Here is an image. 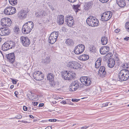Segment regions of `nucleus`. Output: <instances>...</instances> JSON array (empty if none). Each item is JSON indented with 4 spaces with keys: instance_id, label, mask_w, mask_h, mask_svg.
Segmentation results:
<instances>
[{
    "instance_id": "obj_1",
    "label": "nucleus",
    "mask_w": 129,
    "mask_h": 129,
    "mask_svg": "<svg viewBox=\"0 0 129 129\" xmlns=\"http://www.w3.org/2000/svg\"><path fill=\"white\" fill-rule=\"evenodd\" d=\"M117 77V79L119 81H126L129 78V72L125 69L121 70L118 74Z\"/></svg>"
},
{
    "instance_id": "obj_2",
    "label": "nucleus",
    "mask_w": 129,
    "mask_h": 129,
    "mask_svg": "<svg viewBox=\"0 0 129 129\" xmlns=\"http://www.w3.org/2000/svg\"><path fill=\"white\" fill-rule=\"evenodd\" d=\"M84 87L83 84H81L80 81L78 80L73 81L69 86V89L71 91H74L78 89H81Z\"/></svg>"
},
{
    "instance_id": "obj_3",
    "label": "nucleus",
    "mask_w": 129,
    "mask_h": 129,
    "mask_svg": "<svg viewBox=\"0 0 129 129\" xmlns=\"http://www.w3.org/2000/svg\"><path fill=\"white\" fill-rule=\"evenodd\" d=\"M86 22L89 26L92 27L97 26L99 24V20L92 16L88 17L86 20Z\"/></svg>"
},
{
    "instance_id": "obj_4",
    "label": "nucleus",
    "mask_w": 129,
    "mask_h": 129,
    "mask_svg": "<svg viewBox=\"0 0 129 129\" xmlns=\"http://www.w3.org/2000/svg\"><path fill=\"white\" fill-rule=\"evenodd\" d=\"M15 43L11 41L6 42L2 46V50L4 51H7L15 46Z\"/></svg>"
},
{
    "instance_id": "obj_5",
    "label": "nucleus",
    "mask_w": 129,
    "mask_h": 129,
    "mask_svg": "<svg viewBox=\"0 0 129 129\" xmlns=\"http://www.w3.org/2000/svg\"><path fill=\"white\" fill-rule=\"evenodd\" d=\"M62 77L64 79L67 80H70L73 79L76 76L75 73L71 71H66L62 72L61 74Z\"/></svg>"
},
{
    "instance_id": "obj_6",
    "label": "nucleus",
    "mask_w": 129,
    "mask_h": 129,
    "mask_svg": "<svg viewBox=\"0 0 129 129\" xmlns=\"http://www.w3.org/2000/svg\"><path fill=\"white\" fill-rule=\"evenodd\" d=\"M58 31H54L51 34L49 37L48 40L49 42L50 43L52 44L56 41L58 36Z\"/></svg>"
},
{
    "instance_id": "obj_7",
    "label": "nucleus",
    "mask_w": 129,
    "mask_h": 129,
    "mask_svg": "<svg viewBox=\"0 0 129 129\" xmlns=\"http://www.w3.org/2000/svg\"><path fill=\"white\" fill-rule=\"evenodd\" d=\"M80 80L82 84L86 86H89L91 83V79L87 76H83L80 78Z\"/></svg>"
},
{
    "instance_id": "obj_8",
    "label": "nucleus",
    "mask_w": 129,
    "mask_h": 129,
    "mask_svg": "<svg viewBox=\"0 0 129 129\" xmlns=\"http://www.w3.org/2000/svg\"><path fill=\"white\" fill-rule=\"evenodd\" d=\"M85 48L84 45L82 44L79 45L75 47L74 50V52L77 54H80L83 52Z\"/></svg>"
},
{
    "instance_id": "obj_9",
    "label": "nucleus",
    "mask_w": 129,
    "mask_h": 129,
    "mask_svg": "<svg viewBox=\"0 0 129 129\" xmlns=\"http://www.w3.org/2000/svg\"><path fill=\"white\" fill-rule=\"evenodd\" d=\"M1 24L3 27H10L12 24V21L10 19L8 18H3L1 20Z\"/></svg>"
},
{
    "instance_id": "obj_10",
    "label": "nucleus",
    "mask_w": 129,
    "mask_h": 129,
    "mask_svg": "<svg viewBox=\"0 0 129 129\" xmlns=\"http://www.w3.org/2000/svg\"><path fill=\"white\" fill-rule=\"evenodd\" d=\"M112 13L110 11H108L103 13L101 16V19L104 21L109 20L112 17Z\"/></svg>"
},
{
    "instance_id": "obj_11",
    "label": "nucleus",
    "mask_w": 129,
    "mask_h": 129,
    "mask_svg": "<svg viewBox=\"0 0 129 129\" xmlns=\"http://www.w3.org/2000/svg\"><path fill=\"white\" fill-rule=\"evenodd\" d=\"M67 66L71 68L77 69L80 68V65L77 62L73 61L68 62Z\"/></svg>"
},
{
    "instance_id": "obj_12",
    "label": "nucleus",
    "mask_w": 129,
    "mask_h": 129,
    "mask_svg": "<svg viewBox=\"0 0 129 129\" xmlns=\"http://www.w3.org/2000/svg\"><path fill=\"white\" fill-rule=\"evenodd\" d=\"M20 40L22 45L24 46H28L30 44V39L27 37H21Z\"/></svg>"
},
{
    "instance_id": "obj_13",
    "label": "nucleus",
    "mask_w": 129,
    "mask_h": 129,
    "mask_svg": "<svg viewBox=\"0 0 129 129\" xmlns=\"http://www.w3.org/2000/svg\"><path fill=\"white\" fill-rule=\"evenodd\" d=\"M10 31L9 28L4 27L0 28V35L2 36L8 35Z\"/></svg>"
},
{
    "instance_id": "obj_14",
    "label": "nucleus",
    "mask_w": 129,
    "mask_h": 129,
    "mask_svg": "<svg viewBox=\"0 0 129 129\" xmlns=\"http://www.w3.org/2000/svg\"><path fill=\"white\" fill-rule=\"evenodd\" d=\"M98 74L101 78H104L106 76V72L104 66H102L100 67L98 72Z\"/></svg>"
},
{
    "instance_id": "obj_15",
    "label": "nucleus",
    "mask_w": 129,
    "mask_h": 129,
    "mask_svg": "<svg viewBox=\"0 0 129 129\" xmlns=\"http://www.w3.org/2000/svg\"><path fill=\"white\" fill-rule=\"evenodd\" d=\"M93 4V3L92 1L85 2L83 7V11H87L89 10V9L92 8Z\"/></svg>"
},
{
    "instance_id": "obj_16",
    "label": "nucleus",
    "mask_w": 129,
    "mask_h": 129,
    "mask_svg": "<svg viewBox=\"0 0 129 129\" xmlns=\"http://www.w3.org/2000/svg\"><path fill=\"white\" fill-rule=\"evenodd\" d=\"M27 15L26 11L23 10H21L18 13V17L21 19L25 18Z\"/></svg>"
},
{
    "instance_id": "obj_17",
    "label": "nucleus",
    "mask_w": 129,
    "mask_h": 129,
    "mask_svg": "<svg viewBox=\"0 0 129 129\" xmlns=\"http://www.w3.org/2000/svg\"><path fill=\"white\" fill-rule=\"evenodd\" d=\"M7 57L9 62L11 63L14 62L15 60V55L13 53L8 54L6 55Z\"/></svg>"
},
{
    "instance_id": "obj_18",
    "label": "nucleus",
    "mask_w": 129,
    "mask_h": 129,
    "mask_svg": "<svg viewBox=\"0 0 129 129\" xmlns=\"http://www.w3.org/2000/svg\"><path fill=\"white\" fill-rule=\"evenodd\" d=\"M47 79L49 81L51 82V84L53 87H54L55 85V84L54 82L53 81L54 76L53 74L50 73L47 75Z\"/></svg>"
},
{
    "instance_id": "obj_19",
    "label": "nucleus",
    "mask_w": 129,
    "mask_h": 129,
    "mask_svg": "<svg viewBox=\"0 0 129 129\" xmlns=\"http://www.w3.org/2000/svg\"><path fill=\"white\" fill-rule=\"evenodd\" d=\"M31 30L27 26L24 24L22 28V31L24 34H28L31 31Z\"/></svg>"
},
{
    "instance_id": "obj_20",
    "label": "nucleus",
    "mask_w": 129,
    "mask_h": 129,
    "mask_svg": "<svg viewBox=\"0 0 129 129\" xmlns=\"http://www.w3.org/2000/svg\"><path fill=\"white\" fill-rule=\"evenodd\" d=\"M64 17L62 15H59L57 17V22L59 25H62L64 23Z\"/></svg>"
},
{
    "instance_id": "obj_21",
    "label": "nucleus",
    "mask_w": 129,
    "mask_h": 129,
    "mask_svg": "<svg viewBox=\"0 0 129 129\" xmlns=\"http://www.w3.org/2000/svg\"><path fill=\"white\" fill-rule=\"evenodd\" d=\"M116 3L121 7H124L126 5L125 0H116Z\"/></svg>"
},
{
    "instance_id": "obj_22",
    "label": "nucleus",
    "mask_w": 129,
    "mask_h": 129,
    "mask_svg": "<svg viewBox=\"0 0 129 129\" xmlns=\"http://www.w3.org/2000/svg\"><path fill=\"white\" fill-rule=\"evenodd\" d=\"M44 13V11L43 10H40L38 12H36L35 15L37 17L41 18L43 17Z\"/></svg>"
},
{
    "instance_id": "obj_23",
    "label": "nucleus",
    "mask_w": 129,
    "mask_h": 129,
    "mask_svg": "<svg viewBox=\"0 0 129 129\" xmlns=\"http://www.w3.org/2000/svg\"><path fill=\"white\" fill-rule=\"evenodd\" d=\"M109 63L108 64V66L110 68L113 67L115 64V60L113 58H111L110 59H109Z\"/></svg>"
},
{
    "instance_id": "obj_24",
    "label": "nucleus",
    "mask_w": 129,
    "mask_h": 129,
    "mask_svg": "<svg viewBox=\"0 0 129 129\" xmlns=\"http://www.w3.org/2000/svg\"><path fill=\"white\" fill-rule=\"evenodd\" d=\"M41 74V72L39 71H37L34 72L33 76L34 79L38 81V78L39 77V76Z\"/></svg>"
},
{
    "instance_id": "obj_25",
    "label": "nucleus",
    "mask_w": 129,
    "mask_h": 129,
    "mask_svg": "<svg viewBox=\"0 0 129 129\" xmlns=\"http://www.w3.org/2000/svg\"><path fill=\"white\" fill-rule=\"evenodd\" d=\"M102 61V58L101 57L99 58L98 60L95 62V67L96 68H99L100 67Z\"/></svg>"
},
{
    "instance_id": "obj_26",
    "label": "nucleus",
    "mask_w": 129,
    "mask_h": 129,
    "mask_svg": "<svg viewBox=\"0 0 129 129\" xmlns=\"http://www.w3.org/2000/svg\"><path fill=\"white\" fill-rule=\"evenodd\" d=\"M25 24L29 28L31 29V30L33 29L34 27V23L31 21H28Z\"/></svg>"
},
{
    "instance_id": "obj_27",
    "label": "nucleus",
    "mask_w": 129,
    "mask_h": 129,
    "mask_svg": "<svg viewBox=\"0 0 129 129\" xmlns=\"http://www.w3.org/2000/svg\"><path fill=\"white\" fill-rule=\"evenodd\" d=\"M101 41L103 45L106 44L108 41V38L106 36L102 37Z\"/></svg>"
},
{
    "instance_id": "obj_28",
    "label": "nucleus",
    "mask_w": 129,
    "mask_h": 129,
    "mask_svg": "<svg viewBox=\"0 0 129 129\" xmlns=\"http://www.w3.org/2000/svg\"><path fill=\"white\" fill-rule=\"evenodd\" d=\"M80 58L81 60L85 61L88 60L89 58V57L88 55L84 54L81 55Z\"/></svg>"
},
{
    "instance_id": "obj_29",
    "label": "nucleus",
    "mask_w": 129,
    "mask_h": 129,
    "mask_svg": "<svg viewBox=\"0 0 129 129\" xmlns=\"http://www.w3.org/2000/svg\"><path fill=\"white\" fill-rule=\"evenodd\" d=\"M112 54L111 53H109L104 56V60L106 61L107 60L110 59H111L110 57H111Z\"/></svg>"
},
{
    "instance_id": "obj_30",
    "label": "nucleus",
    "mask_w": 129,
    "mask_h": 129,
    "mask_svg": "<svg viewBox=\"0 0 129 129\" xmlns=\"http://www.w3.org/2000/svg\"><path fill=\"white\" fill-rule=\"evenodd\" d=\"M10 8L9 6L6 8L4 10V13L6 14L7 15H10Z\"/></svg>"
},
{
    "instance_id": "obj_31",
    "label": "nucleus",
    "mask_w": 129,
    "mask_h": 129,
    "mask_svg": "<svg viewBox=\"0 0 129 129\" xmlns=\"http://www.w3.org/2000/svg\"><path fill=\"white\" fill-rule=\"evenodd\" d=\"M66 43L70 46L73 45L74 44V42L73 40L70 39H68L66 42Z\"/></svg>"
},
{
    "instance_id": "obj_32",
    "label": "nucleus",
    "mask_w": 129,
    "mask_h": 129,
    "mask_svg": "<svg viewBox=\"0 0 129 129\" xmlns=\"http://www.w3.org/2000/svg\"><path fill=\"white\" fill-rule=\"evenodd\" d=\"M95 48L93 45H90L89 46V50L91 52L94 53L95 51Z\"/></svg>"
},
{
    "instance_id": "obj_33",
    "label": "nucleus",
    "mask_w": 129,
    "mask_h": 129,
    "mask_svg": "<svg viewBox=\"0 0 129 129\" xmlns=\"http://www.w3.org/2000/svg\"><path fill=\"white\" fill-rule=\"evenodd\" d=\"M121 66L123 69L128 70V68H129V64L126 63H123Z\"/></svg>"
},
{
    "instance_id": "obj_34",
    "label": "nucleus",
    "mask_w": 129,
    "mask_h": 129,
    "mask_svg": "<svg viewBox=\"0 0 129 129\" xmlns=\"http://www.w3.org/2000/svg\"><path fill=\"white\" fill-rule=\"evenodd\" d=\"M9 8H10V15H12L13 14H14L16 12V10L15 8L13 7L9 6Z\"/></svg>"
},
{
    "instance_id": "obj_35",
    "label": "nucleus",
    "mask_w": 129,
    "mask_h": 129,
    "mask_svg": "<svg viewBox=\"0 0 129 129\" xmlns=\"http://www.w3.org/2000/svg\"><path fill=\"white\" fill-rule=\"evenodd\" d=\"M106 50L103 47H102L100 50L101 54L102 55H105L106 54L107 52Z\"/></svg>"
},
{
    "instance_id": "obj_36",
    "label": "nucleus",
    "mask_w": 129,
    "mask_h": 129,
    "mask_svg": "<svg viewBox=\"0 0 129 129\" xmlns=\"http://www.w3.org/2000/svg\"><path fill=\"white\" fill-rule=\"evenodd\" d=\"M65 21L67 22V25L69 26H72L74 24V23L73 22V20H69L67 21L66 20Z\"/></svg>"
},
{
    "instance_id": "obj_37",
    "label": "nucleus",
    "mask_w": 129,
    "mask_h": 129,
    "mask_svg": "<svg viewBox=\"0 0 129 129\" xmlns=\"http://www.w3.org/2000/svg\"><path fill=\"white\" fill-rule=\"evenodd\" d=\"M73 9L76 13L78 12L79 10H80L79 9V8L80 7V5H79V4H77L76 5H73Z\"/></svg>"
},
{
    "instance_id": "obj_38",
    "label": "nucleus",
    "mask_w": 129,
    "mask_h": 129,
    "mask_svg": "<svg viewBox=\"0 0 129 129\" xmlns=\"http://www.w3.org/2000/svg\"><path fill=\"white\" fill-rule=\"evenodd\" d=\"M10 3L12 6H14L17 4V0H9Z\"/></svg>"
},
{
    "instance_id": "obj_39",
    "label": "nucleus",
    "mask_w": 129,
    "mask_h": 129,
    "mask_svg": "<svg viewBox=\"0 0 129 129\" xmlns=\"http://www.w3.org/2000/svg\"><path fill=\"white\" fill-rule=\"evenodd\" d=\"M14 31L16 34L19 33L20 32V30L19 27L17 26H15L14 28Z\"/></svg>"
},
{
    "instance_id": "obj_40",
    "label": "nucleus",
    "mask_w": 129,
    "mask_h": 129,
    "mask_svg": "<svg viewBox=\"0 0 129 129\" xmlns=\"http://www.w3.org/2000/svg\"><path fill=\"white\" fill-rule=\"evenodd\" d=\"M66 20L69 21V20H73V17L71 16V15H68L66 17Z\"/></svg>"
},
{
    "instance_id": "obj_41",
    "label": "nucleus",
    "mask_w": 129,
    "mask_h": 129,
    "mask_svg": "<svg viewBox=\"0 0 129 129\" xmlns=\"http://www.w3.org/2000/svg\"><path fill=\"white\" fill-rule=\"evenodd\" d=\"M44 75L43 73H41V74H40L39 76V77L38 78V81H41L44 78Z\"/></svg>"
},
{
    "instance_id": "obj_42",
    "label": "nucleus",
    "mask_w": 129,
    "mask_h": 129,
    "mask_svg": "<svg viewBox=\"0 0 129 129\" xmlns=\"http://www.w3.org/2000/svg\"><path fill=\"white\" fill-rule=\"evenodd\" d=\"M50 61L49 58L48 57H46L44 61V63L45 64L48 63Z\"/></svg>"
},
{
    "instance_id": "obj_43",
    "label": "nucleus",
    "mask_w": 129,
    "mask_h": 129,
    "mask_svg": "<svg viewBox=\"0 0 129 129\" xmlns=\"http://www.w3.org/2000/svg\"><path fill=\"white\" fill-rule=\"evenodd\" d=\"M28 94H27V96L29 99L31 100H34V99L35 98L34 97V96L32 95H30V97L29 96H28Z\"/></svg>"
},
{
    "instance_id": "obj_44",
    "label": "nucleus",
    "mask_w": 129,
    "mask_h": 129,
    "mask_svg": "<svg viewBox=\"0 0 129 129\" xmlns=\"http://www.w3.org/2000/svg\"><path fill=\"white\" fill-rule=\"evenodd\" d=\"M125 27L127 29H129V22H127L126 23Z\"/></svg>"
},
{
    "instance_id": "obj_45",
    "label": "nucleus",
    "mask_w": 129,
    "mask_h": 129,
    "mask_svg": "<svg viewBox=\"0 0 129 129\" xmlns=\"http://www.w3.org/2000/svg\"><path fill=\"white\" fill-rule=\"evenodd\" d=\"M22 116L18 114L15 117V118L17 119H20L22 118Z\"/></svg>"
},
{
    "instance_id": "obj_46",
    "label": "nucleus",
    "mask_w": 129,
    "mask_h": 129,
    "mask_svg": "<svg viewBox=\"0 0 129 129\" xmlns=\"http://www.w3.org/2000/svg\"><path fill=\"white\" fill-rule=\"evenodd\" d=\"M106 50L107 52H108L110 50V48L109 47L107 46H104L103 47Z\"/></svg>"
},
{
    "instance_id": "obj_47",
    "label": "nucleus",
    "mask_w": 129,
    "mask_h": 129,
    "mask_svg": "<svg viewBox=\"0 0 129 129\" xmlns=\"http://www.w3.org/2000/svg\"><path fill=\"white\" fill-rule=\"evenodd\" d=\"M109 103H110V102H107L103 104H102V107H104L108 106Z\"/></svg>"
},
{
    "instance_id": "obj_48",
    "label": "nucleus",
    "mask_w": 129,
    "mask_h": 129,
    "mask_svg": "<svg viewBox=\"0 0 129 129\" xmlns=\"http://www.w3.org/2000/svg\"><path fill=\"white\" fill-rule=\"evenodd\" d=\"M80 100L79 99H72V101L73 102H77Z\"/></svg>"
},
{
    "instance_id": "obj_49",
    "label": "nucleus",
    "mask_w": 129,
    "mask_h": 129,
    "mask_svg": "<svg viewBox=\"0 0 129 129\" xmlns=\"http://www.w3.org/2000/svg\"><path fill=\"white\" fill-rule=\"evenodd\" d=\"M99 1L102 3H104L107 2L109 0H99Z\"/></svg>"
},
{
    "instance_id": "obj_50",
    "label": "nucleus",
    "mask_w": 129,
    "mask_h": 129,
    "mask_svg": "<svg viewBox=\"0 0 129 129\" xmlns=\"http://www.w3.org/2000/svg\"><path fill=\"white\" fill-rule=\"evenodd\" d=\"M33 105L34 106H37V105L38 104V103L37 102H32Z\"/></svg>"
},
{
    "instance_id": "obj_51",
    "label": "nucleus",
    "mask_w": 129,
    "mask_h": 129,
    "mask_svg": "<svg viewBox=\"0 0 129 129\" xmlns=\"http://www.w3.org/2000/svg\"><path fill=\"white\" fill-rule=\"evenodd\" d=\"M57 120L56 119H51L48 120V121L50 122H56Z\"/></svg>"
},
{
    "instance_id": "obj_52",
    "label": "nucleus",
    "mask_w": 129,
    "mask_h": 129,
    "mask_svg": "<svg viewBox=\"0 0 129 129\" xmlns=\"http://www.w3.org/2000/svg\"><path fill=\"white\" fill-rule=\"evenodd\" d=\"M23 109L24 111H26L28 109V108L26 106H24L23 107Z\"/></svg>"
},
{
    "instance_id": "obj_53",
    "label": "nucleus",
    "mask_w": 129,
    "mask_h": 129,
    "mask_svg": "<svg viewBox=\"0 0 129 129\" xmlns=\"http://www.w3.org/2000/svg\"><path fill=\"white\" fill-rule=\"evenodd\" d=\"M120 31V29H117L115 30L114 32L116 33H119Z\"/></svg>"
},
{
    "instance_id": "obj_54",
    "label": "nucleus",
    "mask_w": 129,
    "mask_h": 129,
    "mask_svg": "<svg viewBox=\"0 0 129 129\" xmlns=\"http://www.w3.org/2000/svg\"><path fill=\"white\" fill-rule=\"evenodd\" d=\"M12 82L13 84H16L17 83V81L16 80L13 79L12 80Z\"/></svg>"
},
{
    "instance_id": "obj_55",
    "label": "nucleus",
    "mask_w": 129,
    "mask_h": 129,
    "mask_svg": "<svg viewBox=\"0 0 129 129\" xmlns=\"http://www.w3.org/2000/svg\"><path fill=\"white\" fill-rule=\"evenodd\" d=\"M14 93H15V95L17 97H17V95H18V94L19 93H18V91H15V92H14Z\"/></svg>"
},
{
    "instance_id": "obj_56",
    "label": "nucleus",
    "mask_w": 129,
    "mask_h": 129,
    "mask_svg": "<svg viewBox=\"0 0 129 129\" xmlns=\"http://www.w3.org/2000/svg\"><path fill=\"white\" fill-rule=\"evenodd\" d=\"M89 126H84L82 127L81 128V129H86Z\"/></svg>"
},
{
    "instance_id": "obj_57",
    "label": "nucleus",
    "mask_w": 129,
    "mask_h": 129,
    "mask_svg": "<svg viewBox=\"0 0 129 129\" xmlns=\"http://www.w3.org/2000/svg\"><path fill=\"white\" fill-rule=\"evenodd\" d=\"M61 30L63 31H66V28L64 27H63L62 28Z\"/></svg>"
},
{
    "instance_id": "obj_58",
    "label": "nucleus",
    "mask_w": 129,
    "mask_h": 129,
    "mask_svg": "<svg viewBox=\"0 0 129 129\" xmlns=\"http://www.w3.org/2000/svg\"><path fill=\"white\" fill-rule=\"evenodd\" d=\"M44 104L42 103H40L39 105V107H42L44 105Z\"/></svg>"
},
{
    "instance_id": "obj_59",
    "label": "nucleus",
    "mask_w": 129,
    "mask_h": 129,
    "mask_svg": "<svg viewBox=\"0 0 129 129\" xmlns=\"http://www.w3.org/2000/svg\"><path fill=\"white\" fill-rule=\"evenodd\" d=\"M45 129H52V126H48Z\"/></svg>"
},
{
    "instance_id": "obj_60",
    "label": "nucleus",
    "mask_w": 129,
    "mask_h": 129,
    "mask_svg": "<svg viewBox=\"0 0 129 129\" xmlns=\"http://www.w3.org/2000/svg\"><path fill=\"white\" fill-rule=\"evenodd\" d=\"M71 3H74L76 1V0H68Z\"/></svg>"
},
{
    "instance_id": "obj_61",
    "label": "nucleus",
    "mask_w": 129,
    "mask_h": 129,
    "mask_svg": "<svg viewBox=\"0 0 129 129\" xmlns=\"http://www.w3.org/2000/svg\"><path fill=\"white\" fill-rule=\"evenodd\" d=\"M124 39L126 41H129V37H125Z\"/></svg>"
},
{
    "instance_id": "obj_62",
    "label": "nucleus",
    "mask_w": 129,
    "mask_h": 129,
    "mask_svg": "<svg viewBox=\"0 0 129 129\" xmlns=\"http://www.w3.org/2000/svg\"><path fill=\"white\" fill-rule=\"evenodd\" d=\"M61 103L63 104H66V101H62L61 102Z\"/></svg>"
},
{
    "instance_id": "obj_63",
    "label": "nucleus",
    "mask_w": 129,
    "mask_h": 129,
    "mask_svg": "<svg viewBox=\"0 0 129 129\" xmlns=\"http://www.w3.org/2000/svg\"><path fill=\"white\" fill-rule=\"evenodd\" d=\"M29 116L30 118L33 119L34 118V117L31 115H29Z\"/></svg>"
},
{
    "instance_id": "obj_64",
    "label": "nucleus",
    "mask_w": 129,
    "mask_h": 129,
    "mask_svg": "<svg viewBox=\"0 0 129 129\" xmlns=\"http://www.w3.org/2000/svg\"><path fill=\"white\" fill-rule=\"evenodd\" d=\"M22 122L23 123H27V121H23V120L22 121Z\"/></svg>"
}]
</instances>
